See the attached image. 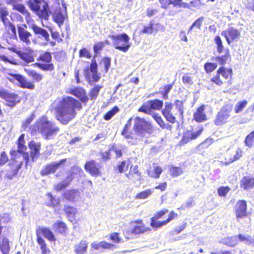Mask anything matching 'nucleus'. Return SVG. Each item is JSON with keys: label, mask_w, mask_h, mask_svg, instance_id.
I'll return each instance as SVG.
<instances>
[{"label": "nucleus", "mask_w": 254, "mask_h": 254, "mask_svg": "<svg viewBox=\"0 0 254 254\" xmlns=\"http://www.w3.org/2000/svg\"><path fill=\"white\" fill-rule=\"evenodd\" d=\"M81 107V103L73 98H64L56 108V118L62 124L67 125L75 117V109H80Z\"/></svg>", "instance_id": "nucleus-1"}, {"label": "nucleus", "mask_w": 254, "mask_h": 254, "mask_svg": "<svg viewBox=\"0 0 254 254\" xmlns=\"http://www.w3.org/2000/svg\"><path fill=\"white\" fill-rule=\"evenodd\" d=\"M40 132L47 139H50L56 135L59 131V128L56 124L48 120L46 117H42L33 125L32 132Z\"/></svg>", "instance_id": "nucleus-2"}, {"label": "nucleus", "mask_w": 254, "mask_h": 254, "mask_svg": "<svg viewBox=\"0 0 254 254\" xmlns=\"http://www.w3.org/2000/svg\"><path fill=\"white\" fill-rule=\"evenodd\" d=\"M28 5L37 15L45 20L48 19L50 13L48 4L45 0H29Z\"/></svg>", "instance_id": "nucleus-3"}, {"label": "nucleus", "mask_w": 254, "mask_h": 254, "mask_svg": "<svg viewBox=\"0 0 254 254\" xmlns=\"http://www.w3.org/2000/svg\"><path fill=\"white\" fill-rule=\"evenodd\" d=\"M113 40V45L115 49L124 52H127L130 47L131 44L129 43V38L126 33L114 35H110L109 36Z\"/></svg>", "instance_id": "nucleus-4"}, {"label": "nucleus", "mask_w": 254, "mask_h": 254, "mask_svg": "<svg viewBox=\"0 0 254 254\" xmlns=\"http://www.w3.org/2000/svg\"><path fill=\"white\" fill-rule=\"evenodd\" d=\"M133 128L134 131L141 137H144L146 133H151L153 127L151 124L143 118L136 117L134 119Z\"/></svg>", "instance_id": "nucleus-5"}, {"label": "nucleus", "mask_w": 254, "mask_h": 254, "mask_svg": "<svg viewBox=\"0 0 254 254\" xmlns=\"http://www.w3.org/2000/svg\"><path fill=\"white\" fill-rule=\"evenodd\" d=\"M232 106L226 105L222 107L218 112L214 120V123L217 126H222L227 123L232 111Z\"/></svg>", "instance_id": "nucleus-6"}, {"label": "nucleus", "mask_w": 254, "mask_h": 254, "mask_svg": "<svg viewBox=\"0 0 254 254\" xmlns=\"http://www.w3.org/2000/svg\"><path fill=\"white\" fill-rule=\"evenodd\" d=\"M0 97L5 101L6 106L11 107L15 106L20 101L17 94L11 93L2 88H0Z\"/></svg>", "instance_id": "nucleus-7"}, {"label": "nucleus", "mask_w": 254, "mask_h": 254, "mask_svg": "<svg viewBox=\"0 0 254 254\" xmlns=\"http://www.w3.org/2000/svg\"><path fill=\"white\" fill-rule=\"evenodd\" d=\"M8 15L6 9L4 7L0 8V18L2 21L5 27L11 32V35L16 36V31L15 26L9 21L7 16Z\"/></svg>", "instance_id": "nucleus-8"}, {"label": "nucleus", "mask_w": 254, "mask_h": 254, "mask_svg": "<svg viewBox=\"0 0 254 254\" xmlns=\"http://www.w3.org/2000/svg\"><path fill=\"white\" fill-rule=\"evenodd\" d=\"M66 161V159H63L58 162H53L44 166L41 170L40 174L42 176H46L51 173H53L62 165H64Z\"/></svg>", "instance_id": "nucleus-9"}, {"label": "nucleus", "mask_w": 254, "mask_h": 254, "mask_svg": "<svg viewBox=\"0 0 254 254\" xmlns=\"http://www.w3.org/2000/svg\"><path fill=\"white\" fill-rule=\"evenodd\" d=\"M183 0H158L161 8L168 9L170 5L178 8H187L189 7L188 3L182 1Z\"/></svg>", "instance_id": "nucleus-10"}, {"label": "nucleus", "mask_w": 254, "mask_h": 254, "mask_svg": "<svg viewBox=\"0 0 254 254\" xmlns=\"http://www.w3.org/2000/svg\"><path fill=\"white\" fill-rule=\"evenodd\" d=\"M24 134H21L18 139L17 152L19 156H21L25 161V165H27L29 160V156L28 153L24 152L27 149V147L24 145Z\"/></svg>", "instance_id": "nucleus-11"}, {"label": "nucleus", "mask_w": 254, "mask_h": 254, "mask_svg": "<svg viewBox=\"0 0 254 254\" xmlns=\"http://www.w3.org/2000/svg\"><path fill=\"white\" fill-rule=\"evenodd\" d=\"M242 156V151L240 148L236 150H229L227 151L224 163L227 165L239 160Z\"/></svg>", "instance_id": "nucleus-12"}, {"label": "nucleus", "mask_w": 254, "mask_h": 254, "mask_svg": "<svg viewBox=\"0 0 254 254\" xmlns=\"http://www.w3.org/2000/svg\"><path fill=\"white\" fill-rule=\"evenodd\" d=\"M84 168L92 176L97 177L101 175V172L100 171L98 165L94 160L87 161L85 164Z\"/></svg>", "instance_id": "nucleus-13"}, {"label": "nucleus", "mask_w": 254, "mask_h": 254, "mask_svg": "<svg viewBox=\"0 0 254 254\" xmlns=\"http://www.w3.org/2000/svg\"><path fill=\"white\" fill-rule=\"evenodd\" d=\"M172 108L173 106L171 103L168 102H165V108L162 110V113L167 121L171 123H174L176 122L175 115H176L177 113L173 114V113H172Z\"/></svg>", "instance_id": "nucleus-14"}, {"label": "nucleus", "mask_w": 254, "mask_h": 254, "mask_svg": "<svg viewBox=\"0 0 254 254\" xmlns=\"http://www.w3.org/2000/svg\"><path fill=\"white\" fill-rule=\"evenodd\" d=\"M221 35L224 36L228 44H230L232 41H234L239 37L240 33L237 29L229 28L222 32Z\"/></svg>", "instance_id": "nucleus-15"}, {"label": "nucleus", "mask_w": 254, "mask_h": 254, "mask_svg": "<svg viewBox=\"0 0 254 254\" xmlns=\"http://www.w3.org/2000/svg\"><path fill=\"white\" fill-rule=\"evenodd\" d=\"M70 93L79 98L83 103L86 104L88 101V98L86 95V91L83 88L80 87L74 88L70 90Z\"/></svg>", "instance_id": "nucleus-16"}, {"label": "nucleus", "mask_w": 254, "mask_h": 254, "mask_svg": "<svg viewBox=\"0 0 254 254\" xmlns=\"http://www.w3.org/2000/svg\"><path fill=\"white\" fill-rule=\"evenodd\" d=\"M236 216L238 220L246 214L247 203L245 200H239L236 205Z\"/></svg>", "instance_id": "nucleus-17"}, {"label": "nucleus", "mask_w": 254, "mask_h": 254, "mask_svg": "<svg viewBox=\"0 0 254 254\" xmlns=\"http://www.w3.org/2000/svg\"><path fill=\"white\" fill-rule=\"evenodd\" d=\"M202 128H200L195 131L188 130L185 132L182 140V143H187L190 140L196 138L202 132Z\"/></svg>", "instance_id": "nucleus-18"}, {"label": "nucleus", "mask_w": 254, "mask_h": 254, "mask_svg": "<svg viewBox=\"0 0 254 254\" xmlns=\"http://www.w3.org/2000/svg\"><path fill=\"white\" fill-rule=\"evenodd\" d=\"M168 211L167 209H164L157 212L154 217L151 218L150 225L154 228H160L163 226L164 224H161V222L156 221V220L161 218L165 214L168 213Z\"/></svg>", "instance_id": "nucleus-19"}, {"label": "nucleus", "mask_w": 254, "mask_h": 254, "mask_svg": "<svg viewBox=\"0 0 254 254\" xmlns=\"http://www.w3.org/2000/svg\"><path fill=\"white\" fill-rule=\"evenodd\" d=\"M31 28L34 33L38 35L39 38H43L47 42H48L50 40L49 34L45 29L41 28L35 24L32 25Z\"/></svg>", "instance_id": "nucleus-20"}, {"label": "nucleus", "mask_w": 254, "mask_h": 254, "mask_svg": "<svg viewBox=\"0 0 254 254\" xmlns=\"http://www.w3.org/2000/svg\"><path fill=\"white\" fill-rule=\"evenodd\" d=\"M17 30L20 40L26 44L30 43V41L29 38L31 36V33L21 26L17 27Z\"/></svg>", "instance_id": "nucleus-21"}, {"label": "nucleus", "mask_w": 254, "mask_h": 254, "mask_svg": "<svg viewBox=\"0 0 254 254\" xmlns=\"http://www.w3.org/2000/svg\"><path fill=\"white\" fill-rule=\"evenodd\" d=\"M114 247H115L114 245L108 243L105 241H102L99 243L95 242L91 244V249L98 251L104 249H111Z\"/></svg>", "instance_id": "nucleus-22"}, {"label": "nucleus", "mask_w": 254, "mask_h": 254, "mask_svg": "<svg viewBox=\"0 0 254 254\" xmlns=\"http://www.w3.org/2000/svg\"><path fill=\"white\" fill-rule=\"evenodd\" d=\"M88 242L82 240L79 243L74 246V252L76 254H85L87 251Z\"/></svg>", "instance_id": "nucleus-23"}, {"label": "nucleus", "mask_w": 254, "mask_h": 254, "mask_svg": "<svg viewBox=\"0 0 254 254\" xmlns=\"http://www.w3.org/2000/svg\"><path fill=\"white\" fill-rule=\"evenodd\" d=\"M135 223L140 224V225L135 226L131 230V233L133 234L138 235L150 230V228L146 227L142 224V220L136 221Z\"/></svg>", "instance_id": "nucleus-24"}, {"label": "nucleus", "mask_w": 254, "mask_h": 254, "mask_svg": "<svg viewBox=\"0 0 254 254\" xmlns=\"http://www.w3.org/2000/svg\"><path fill=\"white\" fill-rule=\"evenodd\" d=\"M204 105L200 106L193 115L194 119L198 122H201L206 120V116L204 112Z\"/></svg>", "instance_id": "nucleus-25"}, {"label": "nucleus", "mask_w": 254, "mask_h": 254, "mask_svg": "<svg viewBox=\"0 0 254 254\" xmlns=\"http://www.w3.org/2000/svg\"><path fill=\"white\" fill-rule=\"evenodd\" d=\"M16 80L19 82L20 86L22 88H26L30 89H34L35 88L34 85L30 81L27 80L21 75H15Z\"/></svg>", "instance_id": "nucleus-26"}, {"label": "nucleus", "mask_w": 254, "mask_h": 254, "mask_svg": "<svg viewBox=\"0 0 254 254\" xmlns=\"http://www.w3.org/2000/svg\"><path fill=\"white\" fill-rule=\"evenodd\" d=\"M73 178L72 175L70 173L67 176V178L62 182L58 184L55 186V189L57 191L62 190L63 189L66 188L68 186L70 183L72 181Z\"/></svg>", "instance_id": "nucleus-27"}, {"label": "nucleus", "mask_w": 254, "mask_h": 254, "mask_svg": "<svg viewBox=\"0 0 254 254\" xmlns=\"http://www.w3.org/2000/svg\"><path fill=\"white\" fill-rule=\"evenodd\" d=\"M241 187L245 190H249L254 186V179L250 177H245L241 181Z\"/></svg>", "instance_id": "nucleus-28"}, {"label": "nucleus", "mask_w": 254, "mask_h": 254, "mask_svg": "<svg viewBox=\"0 0 254 254\" xmlns=\"http://www.w3.org/2000/svg\"><path fill=\"white\" fill-rule=\"evenodd\" d=\"M64 209L69 220L71 222L74 221L75 215L77 212V209L74 207L68 205H64Z\"/></svg>", "instance_id": "nucleus-29"}, {"label": "nucleus", "mask_w": 254, "mask_h": 254, "mask_svg": "<svg viewBox=\"0 0 254 254\" xmlns=\"http://www.w3.org/2000/svg\"><path fill=\"white\" fill-rule=\"evenodd\" d=\"M64 196L66 199L73 202L79 196V192L77 190H69L64 193Z\"/></svg>", "instance_id": "nucleus-30"}, {"label": "nucleus", "mask_w": 254, "mask_h": 254, "mask_svg": "<svg viewBox=\"0 0 254 254\" xmlns=\"http://www.w3.org/2000/svg\"><path fill=\"white\" fill-rule=\"evenodd\" d=\"M29 146L31 150L30 156L33 161H34L35 157L39 153L40 144L36 143L33 141H31L29 144Z\"/></svg>", "instance_id": "nucleus-31"}, {"label": "nucleus", "mask_w": 254, "mask_h": 254, "mask_svg": "<svg viewBox=\"0 0 254 254\" xmlns=\"http://www.w3.org/2000/svg\"><path fill=\"white\" fill-rule=\"evenodd\" d=\"M220 243L229 247H234L238 244L237 236H235L223 238L221 240Z\"/></svg>", "instance_id": "nucleus-32"}, {"label": "nucleus", "mask_w": 254, "mask_h": 254, "mask_svg": "<svg viewBox=\"0 0 254 254\" xmlns=\"http://www.w3.org/2000/svg\"><path fill=\"white\" fill-rule=\"evenodd\" d=\"M53 17L54 21L56 22L59 27H61L64 23L65 19L64 14L61 12V10H59L53 14Z\"/></svg>", "instance_id": "nucleus-33"}, {"label": "nucleus", "mask_w": 254, "mask_h": 254, "mask_svg": "<svg viewBox=\"0 0 254 254\" xmlns=\"http://www.w3.org/2000/svg\"><path fill=\"white\" fill-rule=\"evenodd\" d=\"M37 243L40 247L42 254H50V250L47 247V245L44 239L39 235H37Z\"/></svg>", "instance_id": "nucleus-34"}, {"label": "nucleus", "mask_w": 254, "mask_h": 254, "mask_svg": "<svg viewBox=\"0 0 254 254\" xmlns=\"http://www.w3.org/2000/svg\"><path fill=\"white\" fill-rule=\"evenodd\" d=\"M148 102L151 110H160L162 109L163 105V102L159 99L151 100Z\"/></svg>", "instance_id": "nucleus-35"}, {"label": "nucleus", "mask_w": 254, "mask_h": 254, "mask_svg": "<svg viewBox=\"0 0 254 254\" xmlns=\"http://www.w3.org/2000/svg\"><path fill=\"white\" fill-rule=\"evenodd\" d=\"M53 228L55 231L61 234H64L67 230V227L63 222L58 221L55 223L53 225Z\"/></svg>", "instance_id": "nucleus-36"}, {"label": "nucleus", "mask_w": 254, "mask_h": 254, "mask_svg": "<svg viewBox=\"0 0 254 254\" xmlns=\"http://www.w3.org/2000/svg\"><path fill=\"white\" fill-rule=\"evenodd\" d=\"M40 231L43 236L50 241H54L56 239L52 232L46 227H42Z\"/></svg>", "instance_id": "nucleus-37"}, {"label": "nucleus", "mask_w": 254, "mask_h": 254, "mask_svg": "<svg viewBox=\"0 0 254 254\" xmlns=\"http://www.w3.org/2000/svg\"><path fill=\"white\" fill-rule=\"evenodd\" d=\"M25 71L29 76L37 82L40 81L43 79L42 75L36 72L34 70L25 69Z\"/></svg>", "instance_id": "nucleus-38"}, {"label": "nucleus", "mask_w": 254, "mask_h": 254, "mask_svg": "<svg viewBox=\"0 0 254 254\" xmlns=\"http://www.w3.org/2000/svg\"><path fill=\"white\" fill-rule=\"evenodd\" d=\"M0 248L3 254H8L9 252V241L6 238H3L0 245Z\"/></svg>", "instance_id": "nucleus-39"}, {"label": "nucleus", "mask_w": 254, "mask_h": 254, "mask_svg": "<svg viewBox=\"0 0 254 254\" xmlns=\"http://www.w3.org/2000/svg\"><path fill=\"white\" fill-rule=\"evenodd\" d=\"M217 72L219 75L221 74L223 77L227 79L232 74V70L231 68H226L222 66L218 69Z\"/></svg>", "instance_id": "nucleus-40"}, {"label": "nucleus", "mask_w": 254, "mask_h": 254, "mask_svg": "<svg viewBox=\"0 0 254 254\" xmlns=\"http://www.w3.org/2000/svg\"><path fill=\"white\" fill-rule=\"evenodd\" d=\"M17 161H15V164H13L14 168H12L11 173H9L7 175V178L11 179L13 176H15L19 170L21 168L22 165V161H20L18 164H17Z\"/></svg>", "instance_id": "nucleus-41"}, {"label": "nucleus", "mask_w": 254, "mask_h": 254, "mask_svg": "<svg viewBox=\"0 0 254 254\" xmlns=\"http://www.w3.org/2000/svg\"><path fill=\"white\" fill-rule=\"evenodd\" d=\"M152 117L155 121L157 123V124L162 128H168L170 127V126L169 124H167L166 125L162 118L157 114L153 113L152 114Z\"/></svg>", "instance_id": "nucleus-42"}, {"label": "nucleus", "mask_w": 254, "mask_h": 254, "mask_svg": "<svg viewBox=\"0 0 254 254\" xmlns=\"http://www.w3.org/2000/svg\"><path fill=\"white\" fill-rule=\"evenodd\" d=\"M237 236L238 238V242L240 241L247 245H250L253 242V239H252L251 237L249 235L239 234Z\"/></svg>", "instance_id": "nucleus-43"}, {"label": "nucleus", "mask_w": 254, "mask_h": 254, "mask_svg": "<svg viewBox=\"0 0 254 254\" xmlns=\"http://www.w3.org/2000/svg\"><path fill=\"white\" fill-rule=\"evenodd\" d=\"M153 192V191L148 189L142 191L136 194L135 198L138 199H146L148 198Z\"/></svg>", "instance_id": "nucleus-44"}, {"label": "nucleus", "mask_w": 254, "mask_h": 254, "mask_svg": "<svg viewBox=\"0 0 254 254\" xmlns=\"http://www.w3.org/2000/svg\"><path fill=\"white\" fill-rule=\"evenodd\" d=\"M35 64L38 67L45 71H52L54 69V66L53 64L36 63Z\"/></svg>", "instance_id": "nucleus-45"}, {"label": "nucleus", "mask_w": 254, "mask_h": 254, "mask_svg": "<svg viewBox=\"0 0 254 254\" xmlns=\"http://www.w3.org/2000/svg\"><path fill=\"white\" fill-rule=\"evenodd\" d=\"M0 61H3L5 63H9L13 65H18L19 64L16 60L10 57L8 58L4 55H0Z\"/></svg>", "instance_id": "nucleus-46"}, {"label": "nucleus", "mask_w": 254, "mask_h": 254, "mask_svg": "<svg viewBox=\"0 0 254 254\" xmlns=\"http://www.w3.org/2000/svg\"><path fill=\"white\" fill-rule=\"evenodd\" d=\"M19 57L23 61L29 63L34 62V58L31 55L22 52H20L18 54Z\"/></svg>", "instance_id": "nucleus-47"}, {"label": "nucleus", "mask_w": 254, "mask_h": 254, "mask_svg": "<svg viewBox=\"0 0 254 254\" xmlns=\"http://www.w3.org/2000/svg\"><path fill=\"white\" fill-rule=\"evenodd\" d=\"M139 112L144 113L148 115H152L153 111L151 110L148 102L143 104L138 110Z\"/></svg>", "instance_id": "nucleus-48"}, {"label": "nucleus", "mask_w": 254, "mask_h": 254, "mask_svg": "<svg viewBox=\"0 0 254 254\" xmlns=\"http://www.w3.org/2000/svg\"><path fill=\"white\" fill-rule=\"evenodd\" d=\"M173 84H170L166 85L163 87V90L161 91V94L162 95V98L164 100L168 99V93L170 90L172 89Z\"/></svg>", "instance_id": "nucleus-49"}, {"label": "nucleus", "mask_w": 254, "mask_h": 254, "mask_svg": "<svg viewBox=\"0 0 254 254\" xmlns=\"http://www.w3.org/2000/svg\"><path fill=\"white\" fill-rule=\"evenodd\" d=\"M176 109L178 111L180 116L181 118L183 117L184 115V103L182 101L176 100L175 103Z\"/></svg>", "instance_id": "nucleus-50"}, {"label": "nucleus", "mask_w": 254, "mask_h": 254, "mask_svg": "<svg viewBox=\"0 0 254 254\" xmlns=\"http://www.w3.org/2000/svg\"><path fill=\"white\" fill-rule=\"evenodd\" d=\"M248 104L247 100H244L242 101L238 102L235 106V112L236 113L241 112L243 109L246 107Z\"/></svg>", "instance_id": "nucleus-51"}, {"label": "nucleus", "mask_w": 254, "mask_h": 254, "mask_svg": "<svg viewBox=\"0 0 254 254\" xmlns=\"http://www.w3.org/2000/svg\"><path fill=\"white\" fill-rule=\"evenodd\" d=\"M119 111V108L115 106L111 110L107 112L104 116V119L106 121L110 120L115 114Z\"/></svg>", "instance_id": "nucleus-52"}, {"label": "nucleus", "mask_w": 254, "mask_h": 254, "mask_svg": "<svg viewBox=\"0 0 254 254\" xmlns=\"http://www.w3.org/2000/svg\"><path fill=\"white\" fill-rule=\"evenodd\" d=\"M162 172V169L161 167L159 166L154 167V172L151 171H148V175L154 178H158L159 177L160 175Z\"/></svg>", "instance_id": "nucleus-53"}, {"label": "nucleus", "mask_w": 254, "mask_h": 254, "mask_svg": "<svg viewBox=\"0 0 254 254\" xmlns=\"http://www.w3.org/2000/svg\"><path fill=\"white\" fill-rule=\"evenodd\" d=\"M169 171H170L171 175L173 177H177L178 176H180L183 172L182 169L181 167H172L170 169Z\"/></svg>", "instance_id": "nucleus-54"}, {"label": "nucleus", "mask_w": 254, "mask_h": 254, "mask_svg": "<svg viewBox=\"0 0 254 254\" xmlns=\"http://www.w3.org/2000/svg\"><path fill=\"white\" fill-rule=\"evenodd\" d=\"M101 87L99 85H95L91 90L90 97L91 100H95L98 96Z\"/></svg>", "instance_id": "nucleus-55"}, {"label": "nucleus", "mask_w": 254, "mask_h": 254, "mask_svg": "<svg viewBox=\"0 0 254 254\" xmlns=\"http://www.w3.org/2000/svg\"><path fill=\"white\" fill-rule=\"evenodd\" d=\"M230 55L229 54V52H227L224 55L216 57V60L220 64L223 65L226 63Z\"/></svg>", "instance_id": "nucleus-56"}, {"label": "nucleus", "mask_w": 254, "mask_h": 254, "mask_svg": "<svg viewBox=\"0 0 254 254\" xmlns=\"http://www.w3.org/2000/svg\"><path fill=\"white\" fill-rule=\"evenodd\" d=\"M217 66L216 63H207L204 64V68L207 73L211 72L215 70Z\"/></svg>", "instance_id": "nucleus-57"}, {"label": "nucleus", "mask_w": 254, "mask_h": 254, "mask_svg": "<svg viewBox=\"0 0 254 254\" xmlns=\"http://www.w3.org/2000/svg\"><path fill=\"white\" fill-rule=\"evenodd\" d=\"M203 20V18L202 17H199L197 19H196L190 27L188 31V33H189L191 30H192L194 27H196L198 29H200L201 26L202 25Z\"/></svg>", "instance_id": "nucleus-58"}, {"label": "nucleus", "mask_w": 254, "mask_h": 254, "mask_svg": "<svg viewBox=\"0 0 254 254\" xmlns=\"http://www.w3.org/2000/svg\"><path fill=\"white\" fill-rule=\"evenodd\" d=\"M215 42L217 45V51L219 54H221L223 50V46L220 37L217 36L215 38Z\"/></svg>", "instance_id": "nucleus-59"}, {"label": "nucleus", "mask_w": 254, "mask_h": 254, "mask_svg": "<svg viewBox=\"0 0 254 254\" xmlns=\"http://www.w3.org/2000/svg\"><path fill=\"white\" fill-rule=\"evenodd\" d=\"M39 59L49 63L52 61V56L50 53L45 52L40 56Z\"/></svg>", "instance_id": "nucleus-60"}, {"label": "nucleus", "mask_w": 254, "mask_h": 254, "mask_svg": "<svg viewBox=\"0 0 254 254\" xmlns=\"http://www.w3.org/2000/svg\"><path fill=\"white\" fill-rule=\"evenodd\" d=\"M153 23H150L148 25L144 26L143 30L141 31L142 33L152 34L153 31Z\"/></svg>", "instance_id": "nucleus-61"}, {"label": "nucleus", "mask_w": 254, "mask_h": 254, "mask_svg": "<svg viewBox=\"0 0 254 254\" xmlns=\"http://www.w3.org/2000/svg\"><path fill=\"white\" fill-rule=\"evenodd\" d=\"M13 8L18 10L23 14L27 13V10L25 8L24 5L22 4H14V5H13Z\"/></svg>", "instance_id": "nucleus-62"}, {"label": "nucleus", "mask_w": 254, "mask_h": 254, "mask_svg": "<svg viewBox=\"0 0 254 254\" xmlns=\"http://www.w3.org/2000/svg\"><path fill=\"white\" fill-rule=\"evenodd\" d=\"M8 161V157L4 151L0 154V166H2L6 164Z\"/></svg>", "instance_id": "nucleus-63"}, {"label": "nucleus", "mask_w": 254, "mask_h": 254, "mask_svg": "<svg viewBox=\"0 0 254 254\" xmlns=\"http://www.w3.org/2000/svg\"><path fill=\"white\" fill-rule=\"evenodd\" d=\"M254 138V131L251 132L246 138L245 143L246 144L250 147L252 145L253 140Z\"/></svg>", "instance_id": "nucleus-64"}]
</instances>
